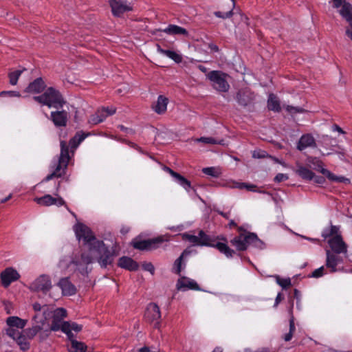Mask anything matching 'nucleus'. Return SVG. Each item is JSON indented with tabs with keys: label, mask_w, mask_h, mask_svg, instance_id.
I'll return each mask as SVG.
<instances>
[{
	"label": "nucleus",
	"mask_w": 352,
	"mask_h": 352,
	"mask_svg": "<svg viewBox=\"0 0 352 352\" xmlns=\"http://www.w3.org/2000/svg\"><path fill=\"white\" fill-rule=\"evenodd\" d=\"M51 120L57 127L65 126L67 122V112L64 110L52 111Z\"/></svg>",
	"instance_id": "obj_21"
},
{
	"label": "nucleus",
	"mask_w": 352,
	"mask_h": 352,
	"mask_svg": "<svg viewBox=\"0 0 352 352\" xmlns=\"http://www.w3.org/2000/svg\"><path fill=\"white\" fill-rule=\"evenodd\" d=\"M203 173L207 175L212 176L213 177H218L220 175V172L217 170L214 167H207L203 168Z\"/></svg>",
	"instance_id": "obj_44"
},
{
	"label": "nucleus",
	"mask_w": 352,
	"mask_h": 352,
	"mask_svg": "<svg viewBox=\"0 0 352 352\" xmlns=\"http://www.w3.org/2000/svg\"><path fill=\"white\" fill-rule=\"evenodd\" d=\"M177 288L179 290L192 289L195 291L201 290L199 285L194 280L186 277H182L177 280Z\"/></svg>",
	"instance_id": "obj_20"
},
{
	"label": "nucleus",
	"mask_w": 352,
	"mask_h": 352,
	"mask_svg": "<svg viewBox=\"0 0 352 352\" xmlns=\"http://www.w3.org/2000/svg\"><path fill=\"white\" fill-rule=\"evenodd\" d=\"M217 239L219 240H221L223 242L215 243L213 248H216L217 250H218L219 251V252L224 254L226 258H233L235 255L241 256L240 252H237L238 251L236 250L235 251V250L231 249L228 245V240L226 236H218L217 237Z\"/></svg>",
	"instance_id": "obj_13"
},
{
	"label": "nucleus",
	"mask_w": 352,
	"mask_h": 352,
	"mask_svg": "<svg viewBox=\"0 0 352 352\" xmlns=\"http://www.w3.org/2000/svg\"><path fill=\"white\" fill-rule=\"evenodd\" d=\"M118 266L126 270L134 272L139 268V264L129 256H122L118 259Z\"/></svg>",
	"instance_id": "obj_22"
},
{
	"label": "nucleus",
	"mask_w": 352,
	"mask_h": 352,
	"mask_svg": "<svg viewBox=\"0 0 352 352\" xmlns=\"http://www.w3.org/2000/svg\"><path fill=\"white\" fill-rule=\"evenodd\" d=\"M267 108L270 111L280 112L281 110L280 101L274 94H270L267 100Z\"/></svg>",
	"instance_id": "obj_30"
},
{
	"label": "nucleus",
	"mask_w": 352,
	"mask_h": 352,
	"mask_svg": "<svg viewBox=\"0 0 352 352\" xmlns=\"http://www.w3.org/2000/svg\"><path fill=\"white\" fill-rule=\"evenodd\" d=\"M158 52L160 54L165 55L169 58L172 59L176 63H180L182 61V56L174 51L169 50H164L159 47Z\"/></svg>",
	"instance_id": "obj_34"
},
{
	"label": "nucleus",
	"mask_w": 352,
	"mask_h": 352,
	"mask_svg": "<svg viewBox=\"0 0 352 352\" xmlns=\"http://www.w3.org/2000/svg\"><path fill=\"white\" fill-rule=\"evenodd\" d=\"M328 243L333 253L346 254L347 252V245L343 241L341 235H336L330 238Z\"/></svg>",
	"instance_id": "obj_16"
},
{
	"label": "nucleus",
	"mask_w": 352,
	"mask_h": 352,
	"mask_svg": "<svg viewBox=\"0 0 352 352\" xmlns=\"http://www.w3.org/2000/svg\"><path fill=\"white\" fill-rule=\"evenodd\" d=\"M322 236L324 238V239H327V238H329L331 236L333 237L332 234H329V230H327V229H325L322 233Z\"/></svg>",
	"instance_id": "obj_63"
},
{
	"label": "nucleus",
	"mask_w": 352,
	"mask_h": 352,
	"mask_svg": "<svg viewBox=\"0 0 352 352\" xmlns=\"http://www.w3.org/2000/svg\"><path fill=\"white\" fill-rule=\"evenodd\" d=\"M53 205H56L58 206H65V201L62 197L55 198V201L54 203H53Z\"/></svg>",
	"instance_id": "obj_58"
},
{
	"label": "nucleus",
	"mask_w": 352,
	"mask_h": 352,
	"mask_svg": "<svg viewBox=\"0 0 352 352\" xmlns=\"http://www.w3.org/2000/svg\"><path fill=\"white\" fill-rule=\"evenodd\" d=\"M67 311L64 308H57L54 311L52 316V324L50 330L52 331H67V321H63V319L67 317Z\"/></svg>",
	"instance_id": "obj_7"
},
{
	"label": "nucleus",
	"mask_w": 352,
	"mask_h": 352,
	"mask_svg": "<svg viewBox=\"0 0 352 352\" xmlns=\"http://www.w3.org/2000/svg\"><path fill=\"white\" fill-rule=\"evenodd\" d=\"M116 112V109L115 107H102L90 116L89 123L96 125L104 121L108 116L113 115Z\"/></svg>",
	"instance_id": "obj_10"
},
{
	"label": "nucleus",
	"mask_w": 352,
	"mask_h": 352,
	"mask_svg": "<svg viewBox=\"0 0 352 352\" xmlns=\"http://www.w3.org/2000/svg\"><path fill=\"white\" fill-rule=\"evenodd\" d=\"M345 1L344 0H333V7L336 8H338L341 7L342 4Z\"/></svg>",
	"instance_id": "obj_62"
},
{
	"label": "nucleus",
	"mask_w": 352,
	"mask_h": 352,
	"mask_svg": "<svg viewBox=\"0 0 352 352\" xmlns=\"http://www.w3.org/2000/svg\"><path fill=\"white\" fill-rule=\"evenodd\" d=\"M70 160L69 154V146L65 141L60 142V153L58 162L55 164V169L52 173L48 175L45 181L47 182L53 177H60L65 174L68 163Z\"/></svg>",
	"instance_id": "obj_4"
},
{
	"label": "nucleus",
	"mask_w": 352,
	"mask_h": 352,
	"mask_svg": "<svg viewBox=\"0 0 352 352\" xmlns=\"http://www.w3.org/2000/svg\"><path fill=\"white\" fill-rule=\"evenodd\" d=\"M276 281L283 289H287L292 285L291 280L288 278H282L278 275L275 276Z\"/></svg>",
	"instance_id": "obj_43"
},
{
	"label": "nucleus",
	"mask_w": 352,
	"mask_h": 352,
	"mask_svg": "<svg viewBox=\"0 0 352 352\" xmlns=\"http://www.w3.org/2000/svg\"><path fill=\"white\" fill-rule=\"evenodd\" d=\"M185 236H186V239L189 242H190L195 245H199V243H200L199 233L198 234L197 236L192 235V234H186Z\"/></svg>",
	"instance_id": "obj_48"
},
{
	"label": "nucleus",
	"mask_w": 352,
	"mask_h": 352,
	"mask_svg": "<svg viewBox=\"0 0 352 352\" xmlns=\"http://www.w3.org/2000/svg\"><path fill=\"white\" fill-rule=\"evenodd\" d=\"M339 230H340L339 226L331 225L329 230V234H332L333 236H336V235H341L340 234L338 233Z\"/></svg>",
	"instance_id": "obj_53"
},
{
	"label": "nucleus",
	"mask_w": 352,
	"mask_h": 352,
	"mask_svg": "<svg viewBox=\"0 0 352 352\" xmlns=\"http://www.w3.org/2000/svg\"><path fill=\"white\" fill-rule=\"evenodd\" d=\"M206 77L211 82L212 87L217 91H228L230 85L227 80V74L219 70H212L206 74Z\"/></svg>",
	"instance_id": "obj_6"
},
{
	"label": "nucleus",
	"mask_w": 352,
	"mask_h": 352,
	"mask_svg": "<svg viewBox=\"0 0 352 352\" xmlns=\"http://www.w3.org/2000/svg\"><path fill=\"white\" fill-rule=\"evenodd\" d=\"M162 31L170 35H188V32L185 28L173 24L168 25Z\"/></svg>",
	"instance_id": "obj_27"
},
{
	"label": "nucleus",
	"mask_w": 352,
	"mask_h": 352,
	"mask_svg": "<svg viewBox=\"0 0 352 352\" xmlns=\"http://www.w3.org/2000/svg\"><path fill=\"white\" fill-rule=\"evenodd\" d=\"M236 229L239 234L231 239L230 243L236 248L238 252L247 250L249 245L258 249L265 248V243L258 237L256 234L247 231L242 226H237Z\"/></svg>",
	"instance_id": "obj_2"
},
{
	"label": "nucleus",
	"mask_w": 352,
	"mask_h": 352,
	"mask_svg": "<svg viewBox=\"0 0 352 352\" xmlns=\"http://www.w3.org/2000/svg\"><path fill=\"white\" fill-rule=\"evenodd\" d=\"M8 328L6 334L16 341L22 349V318L17 316H10L6 320Z\"/></svg>",
	"instance_id": "obj_5"
},
{
	"label": "nucleus",
	"mask_w": 352,
	"mask_h": 352,
	"mask_svg": "<svg viewBox=\"0 0 352 352\" xmlns=\"http://www.w3.org/2000/svg\"><path fill=\"white\" fill-rule=\"evenodd\" d=\"M341 6L340 14L349 23V28L346 29H350L352 31V5L349 2L344 1Z\"/></svg>",
	"instance_id": "obj_24"
},
{
	"label": "nucleus",
	"mask_w": 352,
	"mask_h": 352,
	"mask_svg": "<svg viewBox=\"0 0 352 352\" xmlns=\"http://www.w3.org/2000/svg\"><path fill=\"white\" fill-rule=\"evenodd\" d=\"M286 110L290 113H302L304 109L301 107H293L288 105Z\"/></svg>",
	"instance_id": "obj_51"
},
{
	"label": "nucleus",
	"mask_w": 352,
	"mask_h": 352,
	"mask_svg": "<svg viewBox=\"0 0 352 352\" xmlns=\"http://www.w3.org/2000/svg\"><path fill=\"white\" fill-rule=\"evenodd\" d=\"M296 330L295 324H294V320L293 318H292L289 320V331L294 333V332Z\"/></svg>",
	"instance_id": "obj_61"
},
{
	"label": "nucleus",
	"mask_w": 352,
	"mask_h": 352,
	"mask_svg": "<svg viewBox=\"0 0 352 352\" xmlns=\"http://www.w3.org/2000/svg\"><path fill=\"white\" fill-rule=\"evenodd\" d=\"M1 97H9V98H20L21 94L17 91H2L0 92Z\"/></svg>",
	"instance_id": "obj_45"
},
{
	"label": "nucleus",
	"mask_w": 352,
	"mask_h": 352,
	"mask_svg": "<svg viewBox=\"0 0 352 352\" xmlns=\"http://www.w3.org/2000/svg\"><path fill=\"white\" fill-rule=\"evenodd\" d=\"M289 179V177L287 174L284 173H278L276 177H274V182H281L283 181H286Z\"/></svg>",
	"instance_id": "obj_52"
},
{
	"label": "nucleus",
	"mask_w": 352,
	"mask_h": 352,
	"mask_svg": "<svg viewBox=\"0 0 352 352\" xmlns=\"http://www.w3.org/2000/svg\"><path fill=\"white\" fill-rule=\"evenodd\" d=\"M4 309L7 314H11L12 313V304L10 302H4Z\"/></svg>",
	"instance_id": "obj_57"
},
{
	"label": "nucleus",
	"mask_w": 352,
	"mask_h": 352,
	"mask_svg": "<svg viewBox=\"0 0 352 352\" xmlns=\"http://www.w3.org/2000/svg\"><path fill=\"white\" fill-rule=\"evenodd\" d=\"M186 253V251H184L182 253V254L175 260L174 262L173 272L177 275H180L182 272V264L183 262L184 254Z\"/></svg>",
	"instance_id": "obj_40"
},
{
	"label": "nucleus",
	"mask_w": 352,
	"mask_h": 352,
	"mask_svg": "<svg viewBox=\"0 0 352 352\" xmlns=\"http://www.w3.org/2000/svg\"><path fill=\"white\" fill-rule=\"evenodd\" d=\"M67 331H63V333H65L68 339L74 338V335L72 332V331L78 333L82 329V325L78 324L74 322H69L67 321Z\"/></svg>",
	"instance_id": "obj_31"
},
{
	"label": "nucleus",
	"mask_w": 352,
	"mask_h": 352,
	"mask_svg": "<svg viewBox=\"0 0 352 352\" xmlns=\"http://www.w3.org/2000/svg\"><path fill=\"white\" fill-rule=\"evenodd\" d=\"M297 169L296 170V174H298L302 179L311 181L314 177V173L307 168L305 166L300 164H297Z\"/></svg>",
	"instance_id": "obj_28"
},
{
	"label": "nucleus",
	"mask_w": 352,
	"mask_h": 352,
	"mask_svg": "<svg viewBox=\"0 0 352 352\" xmlns=\"http://www.w3.org/2000/svg\"><path fill=\"white\" fill-rule=\"evenodd\" d=\"M34 99L42 104L56 109H61L66 102L59 91L53 87H48L43 94L34 96Z\"/></svg>",
	"instance_id": "obj_3"
},
{
	"label": "nucleus",
	"mask_w": 352,
	"mask_h": 352,
	"mask_svg": "<svg viewBox=\"0 0 352 352\" xmlns=\"http://www.w3.org/2000/svg\"><path fill=\"white\" fill-rule=\"evenodd\" d=\"M112 14L115 16H120L126 12L133 10L132 6L126 0H109Z\"/></svg>",
	"instance_id": "obj_11"
},
{
	"label": "nucleus",
	"mask_w": 352,
	"mask_h": 352,
	"mask_svg": "<svg viewBox=\"0 0 352 352\" xmlns=\"http://www.w3.org/2000/svg\"><path fill=\"white\" fill-rule=\"evenodd\" d=\"M266 155V153L265 151L256 153L254 152L253 157L254 158H264Z\"/></svg>",
	"instance_id": "obj_60"
},
{
	"label": "nucleus",
	"mask_w": 352,
	"mask_h": 352,
	"mask_svg": "<svg viewBox=\"0 0 352 352\" xmlns=\"http://www.w3.org/2000/svg\"><path fill=\"white\" fill-rule=\"evenodd\" d=\"M52 287L50 278L47 275H41L31 285L30 288L34 291H41L46 294Z\"/></svg>",
	"instance_id": "obj_15"
},
{
	"label": "nucleus",
	"mask_w": 352,
	"mask_h": 352,
	"mask_svg": "<svg viewBox=\"0 0 352 352\" xmlns=\"http://www.w3.org/2000/svg\"><path fill=\"white\" fill-rule=\"evenodd\" d=\"M55 198L50 195H45L42 197L37 198L36 201L38 204L45 206L53 205L54 203Z\"/></svg>",
	"instance_id": "obj_39"
},
{
	"label": "nucleus",
	"mask_w": 352,
	"mask_h": 352,
	"mask_svg": "<svg viewBox=\"0 0 352 352\" xmlns=\"http://www.w3.org/2000/svg\"><path fill=\"white\" fill-rule=\"evenodd\" d=\"M68 340L71 342L69 352H86L87 345L84 342L77 341L74 338Z\"/></svg>",
	"instance_id": "obj_32"
},
{
	"label": "nucleus",
	"mask_w": 352,
	"mask_h": 352,
	"mask_svg": "<svg viewBox=\"0 0 352 352\" xmlns=\"http://www.w3.org/2000/svg\"><path fill=\"white\" fill-rule=\"evenodd\" d=\"M89 135V133L84 132H77L76 135L69 140V145L72 148H76L78 145Z\"/></svg>",
	"instance_id": "obj_33"
},
{
	"label": "nucleus",
	"mask_w": 352,
	"mask_h": 352,
	"mask_svg": "<svg viewBox=\"0 0 352 352\" xmlns=\"http://www.w3.org/2000/svg\"><path fill=\"white\" fill-rule=\"evenodd\" d=\"M239 188H245L250 191H255V188H256V186L255 185H252V184H247L245 183H241Z\"/></svg>",
	"instance_id": "obj_55"
},
{
	"label": "nucleus",
	"mask_w": 352,
	"mask_h": 352,
	"mask_svg": "<svg viewBox=\"0 0 352 352\" xmlns=\"http://www.w3.org/2000/svg\"><path fill=\"white\" fill-rule=\"evenodd\" d=\"M307 161L309 164H312L314 166V169L322 173V170L324 169L323 168V164L321 160H320L316 157L309 156L307 158Z\"/></svg>",
	"instance_id": "obj_37"
},
{
	"label": "nucleus",
	"mask_w": 352,
	"mask_h": 352,
	"mask_svg": "<svg viewBox=\"0 0 352 352\" xmlns=\"http://www.w3.org/2000/svg\"><path fill=\"white\" fill-rule=\"evenodd\" d=\"M74 230L78 240H82L83 245L88 248V252L81 254L80 261L75 262L76 265H88L96 261L102 267H107L113 263L114 250H110L102 241L97 239L88 226L78 223Z\"/></svg>",
	"instance_id": "obj_1"
},
{
	"label": "nucleus",
	"mask_w": 352,
	"mask_h": 352,
	"mask_svg": "<svg viewBox=\"0 0 352 352\" xmlns=\"http://www.w3.org/2000/svg\"><path fill=\"white\" fill-rule=\"evenodd\" d=\"M293 337V333L289 332L286 333L284 336V340L286 342L290 341Z\"/></svg>",
	"instance_id": "obj_64"
},
{
	"label": "nucleus",
	"mask_w": 352,
	"mask_h": 352,
	"mask_svg": "<svg viewBox=\"0 0 352 352\" xmlns=\"http://www.w3.org/2000/svg\"><path fill=\"white\" fill-rule=\"evenodd\" d=\"M20 278L19 272L12 267H7L0 274L1 283L3 287H8L12 283Z\"/></svg>",
	"instance_id": "obj_14"
},
{
	"label": "nucleus",
	"mask_w": 352,
	"mask_h": 352,
	"mask_svg": "<svg viewBox=\"0 0 352 352\" xmlns=\"http://www.w3.org/2000/svg\"><path fill=\"white\" fill-rule=\"evenodd\" d=\"M164 241L162 236L153 239L133 241L132 245L135 249L140 250H151L159 248L160 245Z\"/></svg>",
	"instance_id": "obj_8"
},
{
	"label": "nucleus",
	"mask_w": 352,
	"mask_h": 352,
	"mask_svg": "<svg viewBox=\"0 0 352 352\" xmlns=\"http://www.w3.org/2000/svg\"><path fill=\"white\" fill-rule=\"evenodd\" d=\"M142 268L145 271H147V272H149L151 274H154V272H155V267L153 266V265L148 262H144L142 263Z\"/></svg>",
	"instance_id": "obj_50"
},
{
	"label": "nucleus",
	"mask_w": 352,
	"mask_h": 352,
	"mask_svg": "<svg viewBox=\"0 0 352 352\" xmlns=\"http://www.w3.org/2000/svg\"><path fill=\"white\" fill-rule=\"evenodd\" d=\"M144 318L149 322H155V327H160L161 312L160 307L155 303H150L145 311Z\"/></svg>",
	"instance_id": "obj_12"
},
{
	"label": "nucleus",
	"mask_w": 352,
	"mask_h": 352,
	"mask_svg": "<svg viewBox=\"0 0 352 352\" xmlns=\"http://www.w3.org/2000/svg\"><path fill=\"white\" fill-rule=\"evenodd\" d=\"M340 254L333 253L330 250H326V267L330 269L331 273H334L338 271L336 267L339 264L343 263V258Z\"/></svg>",
	"instance_id": "obj_17"
},
{
	"label": "nucleus",
	"mask_w": 352,
	"mask_h": 352,
	"mask_svg": "<svg viewBox=\"0 0 352 352\" xmlns=\"http://www.w3.org/2000/svg\"><path fill=\"white\" fill-rule=\"evenodd\" d=\"M163 169L166 172L168 173L174 178L175 181L182 186L186 190L189 191L190 188H192L190 182L178 173L174 171L166 166H164Z\"/></svg>",
	"instance_id": "obj_19"
},
{
	"label": "nucleus",
	"mask_w": 352,
	"mask_h": 352,
	"mask_svg": "<svg viewBox=\"0 0 352 352\" xmlns=\"http://www.w3.org/2000/svg\"><path fill=\"white\" fill-rule=\"evenodd\" d=\"M197 142L210 144H223V140H217L212 137H201L197 139Z\"/></svg>",
	"instance_id": "obj_42"
},
{
	"label": "nucleus",
	"mask_w": 352,
	"mask_h": 352,
	"mask_svg": "<svg viewBox=\"0 0 352 352\" xmlns=\"http://www.w3.org/2000/svg\"><path fill=\"white\" fill-rule=\"evenodd\" d=\"M54 309L53 308L47 306V305H44V307L43 311L41 313V315H39V318H37L36 322L38 324H41L42 326L44 324L45 322L50 318H52L53 314H54Z\"/></svg>",
	"instance_id": "obj_29"
},
{
	"label": "nucleus",
	"mask_w": 352,
	"mask_h": 352,
	"mask_svg": "<svg viewBox=\"0 0 352 352\" xmlns=\"http://www.w3.org/2000/svg\"><path fill=\"white\" fill-rule=\"evenodd\" d=\"M32 306H33V309L35 311V315L34 316L33 319L34 320H36L37 318H39V315H41V313L43 309L44 305H41V304H39L38 302H35L33 304Z\"/></svg>",
	"instance_id": "obj_46"
},
{
	"label": "nucleus",
	"mask_w": 352,
	"mask_h": 352,
	"mask_svg": "<svg viewBox=\"0 0 352 352\" xmlns=\"http://www.w3.org/2000/svg\"><path fill=\"white\" fill-rule=\"evenodd\" d=\"M317 144L315 138L311 133L303 134L297 142L296 148L302 151L307 148H316Z\"/></svg>",
	"instance_id": "obj_18"
},
{
	"label": "nucleus",
	"mask_w": 352,
	"mask_h": 352,
	"mask_svg": "<svg viewBox=\"0 0 352 352\" xmlns=\"http://www.w3.org/2000/svg\"><path fill=\"white\" fill-rule=\"evenodd\" d=\"M324 266H321L320 267L315 270L309 276V277L312 278H320L323 276L324 274Z\"/></svg>",
	"instance_id": "obj_49"
},
{
	"label": "nucleus",
	"mask_w": 352,
	"mask_h": 352,
	"mask_svg": "<svg viewBox=\"0 0 352 352\" xmlns=\"http://www.w3.org/2000/svg\"><path fill=\"white\" fill-rule=\"evenodd\" d=\"M238 104L243 107H253L255 100V94L250 89L245 88L239 90L236 96Z\"/></svg>",
	"instance_id": "obj_9"
},
{
	"label": "nucleus",
	"mask_w": 352,
	"mask_h": 352,
	"mask_svg": "<svg viewBox=\"0 0 352 352\" xmlns=\"http://www.w3.org/2000/svg\"><path fill=\"white\" fill-rule=\"evenodd\" d=\"M58 286L61 289L64 296H72L76 294V287L69 281L68 278H63L58 283Z\"/></svg>",
	"instance_id": "obj_23"
},
{
	"label": "nucleus",
	"mask_w": 352,
	"mask_h": 352,
	"mask_svg": "<svg viewBox=\"0 0 352 352\" xmlns=\"http://www.w3.org/2000/svg\"><path fill=\"white\" fill-rule=\"evenodd\" d=\"M22 73V70H14L8 74L9 82L12 85H16Z\"/></svg>",
	"instance_id": "obj_41"
},
{
	"label": "nucleus",
	"mask_w": 352,
	"mask_h": 352,
	"mask_svg": "<svg viewBox=\"0 0 352 352\" xmlns=\"http://www.w3.org/2000/svg\"><path fill=\"white\" fill-rule=\"evenodd\" d=\"M300 296H301V294L300 292V291H298L297 289H294V298L296 300V305H297V307H299V302H300Z\"/></svg>",
	"instance_id": "obj_56"
},
{
	"label": "nucleus",
	"mask_w": 352,
	"mask_h": 352,
	"mask_svg": "<svg viewBox=\"0 0 352 352\" xmlns=\"http://www.w3.org/2000/svg\"><path fill=\"white\" fill-rule=\"evenodd\" d=\"M199 238L200 243L199 246H208V247H214L215 244L214 239L211 238L209 235L206 234L204 231H199Z\"/></svg>",
	"instance_id": "obj_35"
},
{
	"label": "nucleus",
	"mask_w": 352,
	"mask_h": 352,
	"mask_svg": "<svg viewBox=\"0 0 352 352\" xmlns=\"http://www.w3.org/2000/svg\"><path fill=\"white\" fill-rule=\"evenodd\" d=\"M42 329V327L41 324H36L33 326L32 328L28 329H23V337H27L28 338H32L34 337Z\"/></svg>",
	"instance_id": "obj_38"
},
{
	"label": "nucleus",
	"mask_w": 352,
	"mask_h": 352,
	"mask_svg": "<svg viewBox=\"0 0 352 352\" xmlns=\"http://www.w3.org/2000/svg\"><path fill=\"white\" fill-rule=\"evenodd\" d=\"M214 14L217 17H219V18L228 19V18H230V17L232 16V15H233V10L232 9L230 11L226 12H220V11H217V12H214Z\"/></svg>",
	"instance_id": "obj_47"
},
{
	"label": "nucleus",
	"mask_w": 352,
	"mask_h": 352,
	"mask_svg": "<svg viewBox=\"0 0 352 352\" xmlns=\"http://www.w3.org/2000/svg\"><path fill=\"white\" fill-rule=\"evenodd\" d=\"M322 174L325 175L329 180L332 182H349V179L345 178L344 177H339L333 173H331L327 169H323L322 170Z\"/></svg>",
	"instance_id": "obj_36"
},
{
	"label": "nucleus",
	"mask_w": 352,
	"mask_h": 352,
	"mask_svg": "<svg viewBox=\"0 0 352 352\" xmlns=\"http://www.w3.org/2000/svg\"><path fill=\"white\" fill-rule=\"evenodd\" d=\"M283 299V296L280 292H279L276 297L274 307H277L278 305L282 301Z\"/></svg>",
	"instance_id": "obj_59"
},
{
	"label": "nucleus",
	"mask_w": 352,
	"mask_h": 352,
	"mask_svg": "<svg viewBox=\"0 0 352 352\" xmlns=\"http://www.w3.org/2000/svg\"><path fill=\"white\" fill-rule=\"evenodd\" d=\"M312 180L318 184H323L325 182V178L323 176L316 175L315 174Z\"/></svg>",
	"instance_id": "obj_54"
},
{
	"label": "nucleus",
	"mask_w": 352,
	"mask_h": 352,
	"mask_svg": "<svg viewBox=\"0 0 352 352\" xmlns=\"http://www.w3.org/2000/svg\"><path fill=\"white\" fill-rule=\"evenodd\" d=\"M168 102V99L160 95L157 98V100L155 104L153 105V110L158 114H162L166 112L167 109V104Z\"/></svg>",
	"instance_id": "obj_26"
},
{
	"label": "nucleus",
	"mask_w": 352,
	"mask_h": 352,
	"mask_svg": "<svg viewBox=\"0 0 352 352\" xmlns=\"http://www.w3.org/2000/svg\"><path fill=\"white\" fill-rule=\"evenodd\" d=\"M45 87V83L42 78H37L29 84L25 91L30 93H40L44 90Z\"/></svg>",
	"instance_id": "obj_25"
}]
</instances>
